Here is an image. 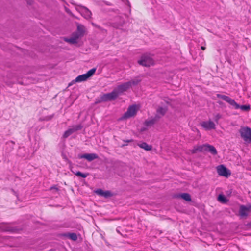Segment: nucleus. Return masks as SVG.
I'll return each instance as SVG.
<instances>
[{
    "mask_svg": "<svg viewBox=\"0 0 251 251\" xmlns=\"http://www.w3.org/2000/svg\"><path fill=\"white\" fill-rule=\"evenodd\" d=\"M137 108L136 105H132L128 107L127 111L124 114L122 118L126 119L134 116L137 113Z\"/></svg>",
    "mask_w": 251,
    "mask_h": 251,
    "instance_id": "423d86ee",
    "label": "nucleus"
},
{
    "mask_svg": "<svg viewBox=\"0 0 251 251\" xmlns=\"http://www.w3.org/2000/svg\"><path fill=\"white\" fill-rule=\"evenodd\" d=\"M238 109H240L242 111H249L251 108L249 105H243L241 106L239 105Z\"/></svg>",
    "mask_w": 251,
    "mask_h": 251,
    "instance_id": "b1692460",
    "label": "nucleus"
},
{
    "mask_svg": "<svg viewBox=\"0 0 251 251\" xmlns=\"http://www.w3.org/2000/svg\"><path fill=\"white\" fill-rule=\"evenodd\" d=\"M217 171L219 175L225 177H228L231 174L230 171L223 165L217 166Z\"/></svg>",
    "mask_w": 251,
    "mask_h": 251,
    "instance_id": "6e6552de",
    "label": "nucleus"
},
{
    "mask_svg": "<svg viewBox=\"0 0 251 251\" xmlns=\"http://www.w3.org/2000/svg\"><path fill=\"white\" fill-rule=\"evenodd\" d=\"M141 81V80L138 78H135L131 81L128 82L130 83V87H131L132 86H135L138 85Z\"/></svg>",
    "mask_w": 251,
    "mask_h": 251,
    "instance_id": "412c9836",
    "label": "nucleus"
},
{
    "mask_svg": "<svg viewBox=\"0 0 251 251\" xmlns=\"http://www.w3.org/2000/svg\"><path fill=\"white\" fill-rule=\"evenodd\" d=\"M82 128V125L79 124L77 125L73 126L71 128L74 133L75 131L81 129Z\"/></svg>",
    "mask_w": 251,
    "mask_h": 251,
    "instance_id": "5701e85b",
    "label": "nucleus"
},
{
    "mask_svg": "<svg viewBox=\"0 0 251 251\" xmlns=\"http://www.w3.org/2000/svg\"><path fill=\"white\" fill-rule=\"evenodd\" d=\"M97 195L103 196L104 198H109L113 196L112 193L110 191H103L101 189H98L95 191Z\"/></svg>",
    "mask_w": 251,
    "mask_h": 251,
    "instance_id": "9b49d317",
    "label": "nucleus"
},
{
    "mask_svg": "<svg viewBox=\"0 0 251 251\" xmlns=\"http://www.w3.org/2000/svg\"><path fill=\"white\" fill-rule=\"evenodd\" d=\"M196 130H197V132H198V133H199V130H198V129H196Z\"/></svg>",
    "mask_w": 251,
    "mask_h": 251,
    "instance_id": "473e14b6",
    "label": "nucleus"
},
{
    "mask_svg": "<svg viewBox=\"0 0 251 251\" xmlns=\"http://www.w3.org/2000/svg\"><path fill=\"white\" fill-rule=\"evenodd\" d=\"M167 110L168 109L166 107H163L159 106L156 110V112L157 114V115L158 116V115H159L160 116H163L166 114Z\"/></svg>",
    "mask_w": 251,
    "mask_h": 251,
    "instance_id": "a211bd4d",
    "label": "nucleus"
},
{
    "mask_svg": "<svg viewBox=\"0 0 251 251\" xmlns=\"http://www.w3.org/2000/svg\"><path fill=\"white\" fill-rule=\"evenodd\" d=\"M71 171L73 173H74L76 176H77L78 177H81L82 178H86L88 176V173L84 174L79 171L75 172L73 170H71Z\"/></svg>",
    "mask_w": 251,
    "mask_h": 251,
    "instance_id": "aec40b11",
    "label": "nucleus"
},
{
    "mask_svg": "<svg viewBox=\"0 0 251 251\" xmlns=\"http://www.w3.org/2000/svg\"><path fill=\"white\" fill-rule=\"evenodd\" d=\"M221 118V115L220 114H217L214 116V120L218 123L219 120Z\"/></svg>",
    "mask_w": 251,
    "mask_h": 251,
    "instance_id": "c85d7f7f",
    "label": "nucleus"
},
{
    "mask_svg": "<svg viewBox=\"0 0 251 251\" xmlns=\"http://www.w3.org/2000/svg\"><path fill=\"white\" fill-rule=\"evenodd\" d=\"M96 70V68H92L89 70L86 74L80 75L76 77L75 80V82H80L86 80L89 77L93 75Z\"/></svg>",
    "mask_w": 251,
    "mask_h": 251,
    "instance_id": "20e7f679",
    "label": "nucleus"
},
{
    "mask_svg": "<svg viewBox=\"0 0 251 251\" xmlns=\"http://www.w3.org/2000/svg\"><path fill=\"white\" fill-rule=\"evenodd\" d=\"M68 237L73 241H76L77 239V237L75 233H70L68 234Z\"/></svg>",
    "mask_w": 251,
    "mask_h": 251,
    "instance_id": "bb28decb",
    "label": "nucleus"
},
{
    "mask_svg": "<svg viewBox=\"0 0 251 251\" xmlns=\"http://www.w3.org/2000/svg\"><path fill=\"white\" fill-rule=\"evenodd\" d=\"M81 15L86 19H90L92 18V12L87 7H83L81 10Z\"/></svg>",
    "mask_w": 251,
    "mask_h": 251,
    "instance_id": "f8f14e48",
    "label": "nucleus"
},
{
    "mask_svg": "<svg viewBox=\"0 0 251 251\" xmlns=\"http://www.w3.org/2000/svg\"><path fill=\"white\" fill-rule=\"evenodd\" d=\"M118 96V92L114 89L112 92L102 95L100 97V101H111L115 99Z\"/></svg>",
    "mask_w": 251,
    "mask_h": 251,
    "instance_id": "39448f33",
    "label": "nucleus"
},
{
    "mask_svg": "<svg viewBox=\"0 0 251 251\" xmlns=\"http://www.w3.org/2000/svg\"><path fill=\"white\" fill-rule=\"evenodd\" d=\"M201 126L205 130H211L215 129V125L214 123L209 120L208 121H203L201 123Z\"/></svg>",
    "mask_w": 251,
    "mask_h": 251,
    "instance_id": "1a4fd4ad",
    "label": "nucleus"
},
{
    "mask_svg": "<svg viewBox=\"0 0 251 251\" xmlns=\"http://www.w3.org/2000/svg\"><path fill=\"white\" fill-rule=\"evenodd\" d=\"M73 133V132L71 128H69L64 132V133L63 134V137L64 138H67L69 136L71 135Z\"/></svg>",
    "mask_w": 251,
    "mask_h": 251,
    "instance_id": "a878e982",
    "label": "nucleus"
},
{
    "mask_svg": "<svg viewBox=\"0 0 251 251\" xmlns=\"http://www.w3.org/2000/svg\"><path fill=\"white\" fill-rule=\"evenodd\" d=\"M160 116L156 115L154 118L149 119L145 121V125L147 126H151L154 124L160 118Z\"/></svg>",
    "mask_w": 251,
    "mask_h": 251,
    "instance_id": "2eb2a0df",
    "label": "nucleus"
},
{
    "mask_svg": "<svg viewBox=\"0 0 251 251\" xmlns=\"http://www.w3.org/2000/svg\"><path fill=\"white\" fill-rule=\"evenodd\" d=\"M92 25L94 26H96V27H99L98 26H97L95 23H92Z\"/></svg>",
    "mask_w": 251,
    "mask_h": 251,
    "instance_id": "7c9ffc66",
    "label": "nucleus"
},
{
    "mask_svg": "<svg viewBox=\"0 0 251 251\" xmlns=\"http://www.w3.org/2000/svg\"><path fill=\"white\" fill-rule=\"evenodd\" d=\"M77 29L78 32L79 33V35L82 36L85 31V28L83 25L77 23Z\"/></svg>",
    "mask_w": 251,
    "mask_h": 251,
    "instance_id": "6ab92c4d",
    "label": "nucleus"
},
{
    "mask_svg": "<svg viewBox=\"0 0 251 251\" xmlns=\"http://www.w3.org/2000/svg\"><path fill=\"white\" fill-rule=\"evenodd\" d=\"M228 103H229L231 106H233V107L235 109H238L239 107V104H238L234 100L228 97L227 100L226 101Z\"/></svg>",
    "mask_w": 251,
    "mask_h": 251,
    "instance_id": "dca6fc26",
    "label": "nucleus"
},
{
    "mask_svg": "<svg viewBox=\"0 0 251 251\" xmlns=\"http://www.w3.org/2000/svg\"><path fill=\"white\" fill-rule=\"evenodd\" d=\"M138 146L140 148L145 150V151H147L151 150L152 148V146L148 145L146 142H142L141 143L138 144Z\"/></svg>",
    "mask_w": 251,
    "mask_h": 251,
    "instance_id": "f3484780",
    "label": "nucleus"
},
{
    "mask_svg": "<svg viewBox=\"0 0 251 251\" xmlns=\"http://www.w3.org/2000/svg\"><path fill=\"white\" fill-rule=\"evenodd\" d=\"M132 140H127V141H126V142H132Z\"/></svg>",
    "mask_w": 251,
    "mask_h": 251,
    "instance_id": "2f4dec72",
    "label": "nucleus"
},
{
    "mask_svg": "<svg viewBox=\"0 0 251 251\" xmlns=\"http://www.w3.org/2000/svg\"><path fill=\"white\" fill-rule=\"evenodd\" d=\"M239 133L244 141L249 143L251 142V129L250 128L248 127H241Z\"/></svg>",
    "mask_w": 251,
    "mask_h": 251,
    "instance_id": "7ed1b4c3",
    "label": "nucleus"
},
{
    "mask_svg": "<svg viewBox=\"0 0 251 251\" xmlns=\"http://www.w3.org/2000/svg\"><path fill=\"white\" fill-rule=\"evenodd\" d=\"M138 63L143 66L149 67L153 66L155 64V61L152 57L148 54L142 55L140 59L138 61Z\"/></svg>",
    "mask_w": 251,
    "mask_h": 251,
    "instance_id": "f03ea898",
    "label": "nucleus"
},
{
    "mask_svg": "<svg viewBox=\"0 0 251 251\" xmlns=\"http://www.w3.org/2000/svg\"><path fill=\"white\" fill-rule=\"evenodd\" d=\"M251 211V205L245 206L241 205L240 206L239 213V215L242 217H247L249 213Z\"/></svg>",
    "mask_w": 251,
    "mask_h": 251,
    "instance_id": "0eeeda50",
    "label": "nucleus"
},
{
    "mask_svg": "<svg viewBox=\"0 0 251 251\" xmlns=\"http://www.w3.org/2000/svg\"><path fill=\"white\" fill-rule=\"evenodd\" d=\"M80 35L78 33L74 34L69 39L66 40V41L71 44H75L77 42V40L79 38Z\"/></svg>",
    "mask_w": 251,
    "mask_h": 251,
    "instance_id": "4468645a",
    "label": "nucleus"
},
{
    "mask_svg": "<svg viewBox=\"0 0 251 251\" xmlns=\"http://www.w3.org/2000/svg\"><path fill=\"white\" fill-rule=\"evenodd\" d=\"M209 151L213 155L217 154V151L215 148L212 145L209 144H205L202 146H195L191 151L192 153H195L197 151Z\"/></svg>",
    "mask_w": 251,
    "mask_h": 251,
    "instance_id": "f257e3e1",
    "label": "nucleus"
},
{
    "mask_svg": "<svg viewBox=\"0 0 251 251\" xmlns=\"http://www.w3.org/2000/svg\"><path fill=\"white\" fill-rule=\"evenodd\" d=\"M216 96H217V98L221 99L223 100H225V101H226L227 100L228 98L229 97L228 96L224 95H221L220 94H217L216 95Z\"/></svg>",
    "mask_w": 251,
    "mask_h": 251,
    "instance_id": "cd10ccee",
    "label": "nucleus"
},
{
    "mask_svg": "<svg viewBox=\"0 0 251 251\" xmlns=\"http://www.w3.org/2000/svg\"><path fill=\"white\" fill-rule=\"evenodd\" d=\"M201 49L202 50H205V49H206V48H205V47H204V46H201Z\"/></svg>",
    "mask_w": 251,
    "mask_h": 251,
    "instance_id": "c756f323",
    "label": "nucleus"
},
{
    "mask_svg": "<svg viewBox=\"0 0 251 251\" xmlns=\"http://www.w3.org/2000/svg\"><path fill=\"white\" fill-rule=\"evenodd\" d=\"M98 156L95 153H86L79 157L80 158H85L89 161L98 158Z\"/></svg>",
    "mask_w": 251,
    "mask_h": 251,
    "instance_id": "ddd939ff",
    "label": "nucleus"
},
{
    "mask_svg": "<svg viewBox=\"0 0 251 251\" xmlns=\"http://www.w3.org/2000/svg\"><path fill=\"white\" fill-rule=\"evenodd\" d=\"M218 200L219 201L225 203L227 201V200L224 195L220 194L218 196Z\"/></svg>",
    "mask_w": 251,
    "mask_h": 251,
    "instance_id": "393cba45",
    "label": "nucleus"
},
{
    "mask_svg": "<svg viewBox=\"0 0 251 251\" xmlns=\"http://www.w3.org/2000/svg\"><path fill=\"white\" fill-rule=\"evenodd\" d=\"M180 197L187 201H191L190 195L188 193H183L181 194Z\"/></svg>",
    "mask_w": 251,
    "mask_h": 251,
    "instance_id": "4be33fe9",
    "label": "nucleus"
},
{
    "mask_svg": "<svg viewBox=\"0 0 251 251\" xmlns=\"http://www.w3.org/2000/svg\"><path fill=\"white\" fill-rule=\"evenodd\" d=\"M130 83L128 82L122 84L117 86L115 90L118 92V94L122 93L130 88Z\"/></svg>",
    "mask_w": 251,
    "mask_h": 251,
    "instance_id": "9d476101",
    "label": "nucleus"
}]
</instances>
